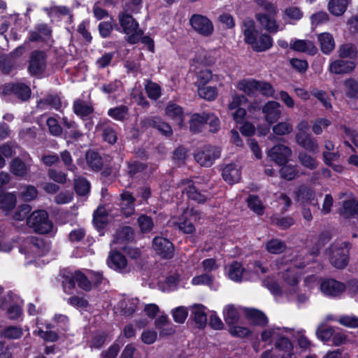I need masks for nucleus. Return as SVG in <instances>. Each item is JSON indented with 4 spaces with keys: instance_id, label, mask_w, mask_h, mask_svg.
Masks as SVG:
<instances>
[{
    "instance_id": "nucleus-1",
    "label": "nucleus",
    "mask_w": 358,
    "mask_h": 358,
    "mask_svg": "<svg viewBox=\"0 0 358 358\" xmlns=\"http://www.w3.org/2000/svg\"><path fill=\"white\" fill-rule=\"evenodd\" d=\"M300 276L301 273L290 267L282 275L283 283L281 286L271 278L265 279L263 283L274 296H284L290 301L303 303L308 300V296L299 289Z\"/></svg>"
},
{
    "instance_id": "nucleus-2",
    "label": "nucleus",
    "mask_w": 358,
    "mask_h": 358,
    "mask_svg": "<svg viewBox=\"0 0 358 358\" xmlns=\"http://www.w3.org/2000/svg\"><path fill=\"white\" fill-rule=\"evenodd\" d=\"M292 333V329L271 326L262 331L261 341L268 345L274 344L282 352L279 358H296L293 352V344L288 338Z\"/></svg>"
},
{
    "instance_id": "nucleus-3",
    "label": "nucleus",
    "mask_w": 358,
    "mask_h": 358,
    "mask_svg": "<svg viewBox=\"0 0 358 358\" xmlns=\"http://www.w3.org/2000/svg\"><path fill=\"white\" fill-rule=\"evenodd\" d=\"M242 32L245 42L256 52L266 51L273 45V39L271 36L259 32L255 27V22L251 19L243 20Z\"/></svg>"
},
{
    "instance_id": "nucleus-4",
    "label": "nucleus",
    "mask_w": 358,
    "mask_h": 358,
    "mask_svg": "<svg viewBox=\"0 0 358 358\" xmlns=\"http://www.w3.org/2000/svg\"><path fill=\"white\" fill-rule=\"evenodd\" d=\"M256 3L262 6L266 13L257 14L256 18L261 25L269 33L275 34L279 30L275 15L277 13L276 7L266 0H255Z\"/></svg>"
},
{
    "instance_id": "nucleus-5",
    "label": "nucleus",
    "mask_w": 358,
    "mask_h": 358,
    "mask_svg": "<svg viewBox=\"0 0 358 358\" xmlns=\"http://www.w3.org/2000/svg\"><path fill=\"white\" fill-rule=\"evenodd\" d=\"M68 324V318L64 315H55L52 323H47L45 324L46 330L44 331L39 327L38 321L36 322L38 329L34 331V334L38 336L45 341L54 342L58 338L57 334L52 331V329H57V330H66Z\"/></svg>"
},
{
    "instance_id": "nucleus-6",
    "label": "nucleus",
    "mask_w": 358,
    "mask_h": 358,
    "mask_svg": "<svg viewBox=\"0 0 358 358\" xmlns=\"http://www.w3.org/2000/svg\"><path fill=\"white\" fill-rule=\"evenodd\" d=\"M118 20L123 32L128 36L127 41L131 44L137 43L143 35L142 31L138 29V23L131 15L125 13H120Z\"/></svg>"
},
{
    "instance_id": "nucleus-7",
    "label": "nucleus",
    "mask_w": 358,
    "mask_h": 358,
    "mask_svg": "<svg viewBox=\"0 0 358 358\" xmlns=\"http://www.w3.org/2000/svg\"><path fill=\"white\" fill-rule=\"evenodd\" d=\"M27 224L39 234H48L52 231L53 227L47 212L41 210L33 212L28 217Z\"/></svg>"
},
{
    "instance_id": "nucleus-8",
    "label": "nucleus",
    "mask_w": 358,
    "mask_h": 358,
    "mask_svg": "<svg viewBox=\"0 0 358 358\" xmlns=\"http://www.w3.org/2000/svg\"><path fill=\"white\" fill-rule=\"evenodd\" d=\"M348 243L338 241L334 243L329 248L331 264L337 268H343L348 263Z\"/></svg>"
},
{
    "instance_id": "nucleus-9",
    "label": "nucleus",
    "mask_w": 358,
    "mask_h": 358,
    "mask_svg": "<svg viewBox=\"0 0 358 358\" xmlns=\"http://www.w3.org/2000/svg\"><path fill=\"white\" fill-rule=\"evenodd\" d=\"M202 217V214L199 210L192 208L183 211L178 221L174 222L178 229L184 233L190 234L194 231L193 222L199 221Z\"/></svg>"
},
{
    "instance_id": "nucleus-10",
    "label": "nucleus",
    "mask_w": 358,
    "mask_h": 358,
    "mask_svg": "<svg viewBox=\"0 0 358 358\" xmlns=\"http://www.w3.org/2000/svg\"><path fill=\"white\" fill-rule=\"evenodd\" d=\"M220 148L206 145L194 155V159L201 166L209 167L220 157Z\"/></svg>"
},
{
    "instance_id": "nucleus-11",
    "label": "nucleus",
    "mask_w": 358,
    "mask_h": 358,
    "mask_svg": "<svg viewBox=\"0 0 358 358\" xmlns=\"http://www.w3.org/2000/svg\"><path fill=\"white\" fill-rule=\"evenodd\" d=\"M192 28L199 34L204 36H210L213 31V25L211 21L206 16L194 15L190 18Z\"/></svg>"
},
{
    "instance_id": "nucleus-12",
    "label": "nucleus",
    "mask_w": 358,
    "mask_h": 358,
    "mask_svg": "<svg viewBox=\"0 0 358 358\" xmlns=\"http://www.w3.org/2000/svg\"><path fill=\"white\" fill-rule=\"evenodd\" d=\"M108 266L120 273H127L130 271L126 257L119 252L111 251L107 259Z\"/></svg>"
},
{
    "instance_id": "nucleus-13",
    "label": "nucleus",
    "mask_w": 358,
    "mask_h": 358,
    "mask_svg": "<svg viewBox=\"0 0 358 358\" xmlns=\"http://www.w3.org/2000/svg\"><path fill=\"white\" fill-rule=\"evenodd\" d=\"M152 248L156 253L163 258L170 259L173 255V245L167 238L155 237L152 241Z\"/></svg>"
},
{
    "instance_id": "nucleus-14",
    "label": "nucleus",
    "mask_w": 358,
    "mask_h": 358,
    "mask_svg": "<svg viewBox=\"0 0 358 358\" xmlns=\"http://www.w3.org/2000/svg\"><path fill=\"white\" fill-rule=\"evenodd\" d=\"M46 69V57L43 52L34 51L32 52L29 65V72L32 75L43 73Z\"/></svg>"
},
{
    "instance_id": "nucleus-15",
    "label": "nucleus",
    "mask_w": 358,
    "mask_h": 358,
    "mask_svg": "<svg viewBox=\"0 0 358 358\" xmlns=\"http://www.w3.org/2000/svg\"><path fill=\"white\" fill-rule=\"evenodd\" d=\"M296 200L301 206H317V199L315 192L310 187L301 185L296 192Z\"/></svg>"
},
{
    "instance_id": "nucleus-16",
    "label": "nucleus",
    "mask_w": 358,
    "mask_h": 358,
    "mask_svg": "<svg viewBox=\"0 0 358 358\" xmlns=\"http://www.w3.org/2000/svg\"><path fill=\"white\" fill-rule=\"evenodd\" d=\"M268 157L278 165L285 164L292 155L291 149L284 145L273 146L268 151Z\"/></svg>"
},
{
    "instance_id": "nucleus-17",
    "label": "nucleus",
    "mask_w": 358,
    "mask_h": 358,
    "mask_svg": "<svg viewBox=\"0 0 358 358\" xmlns=\"http://www.w3.org/2000/svg\"><path fill=\"white\" fill-rule=\"evenodd\" d=\"M343 283L333 279L325 280L320 285L321 292L326 296L331 297L339 296L345 290Z\"/></svg>"
},
{
    "instance_id": "nucleus-18",
    "label": "nucleus",
    "mask_w": 358,
    "mask_h": 358,
    "mask_svg": "<svg viewBox=\"0 0 358 358\" xmlns=\"http://www.w3.org/2000/svg\"><path fill=\"white\" fill-rule=\"evenodd\" d=\"M280 104L275 101H269L263 106L262 113L269 124L275 122L280 117Z\"/></svg>"
},
{
    "instance_id": "nucleus-19",
    "label": "nucleus",
    "mask_w": 358,
    "mask_h": 358,
    "mask_svg": "<svg viewBox=\"0 0 358 358\" xmlns=\"http://www.w3.org/2000/svg\"><path fill=\"white\" fill-rule=\"evenodd\" d=\"M356 66L352 61L336 59L330 62L329 71L334 74H345L352 72Z\"/></svg>"
},
{
    "instance_id": "nucleus-20",
    "label": "nucleus",
    "mask_w": 358,
    "mask_h": 358,
    "mask_svg": "<svg viewBox=\"0 0 358 358\" xmlns=\"http://www.w3.org/2000/svg\"><path fill=\"white\" fill-rule=\"evenodd\" d=\"M228 278L234 282H241L243 280H248L247 271L243 268L242 264L238 262L230 264L227 268Z\"/></svg>"
},
{
    "instance_id": "nucleus-21",
    "label": "nucleus",
    "mask_w": 358,
    "mask_h": 358,
    "mask_svg": "<svg viewBox=\"0 0 358 358\" xmlns=\"http://www.w3.org/2000/svg\"><path fill=\"white\" fill-rule=\"evenodd\" d=\"M138 305L137 298L124 296L117 303L116 308L124 315L133 314Z\"/></svg>"
},
{
    "instance_id": "nucleus-22",
    "label": "nucleus",
    "mask_w": 358,
    "mask_h": 358,
    "mask_svg": "<svg viewBox=\"0 0 358 358\" xmlns=\"http://www.w3.org/2000/svg\"><path fill=\"white\" fill-rule=\"evenodd\" d=\"M290 48L296 52H306L309 55H315L317 49L310 41L295 39L290 43Z\"/></svg>"
},
{
    "instance_id": "nucleus-23",
    "label": "nucleus",
    "mask_w": 358,
    "mask_h": 358,
    "mask_svg": "<svg viewBox=\"0 0 358 358\" xmlns=\"http://www.w3.org/2000/svg\"><path fill=\"white\" fill-rule=\"evenodd\" d=\"M222 177L229 184L238 182L241 178L239 166L235 164L226 165L222 170Z\"/></svg>"
},
{
    "instance_id": "nucleus-24",
    "label": "nucleus",
    "mask_w": 358,
    "mask_h": 358,
    "mask_svg": "<svg viewBox=\"0 0 358 358\" xmlns=\"http://www.w3.org/2000/svg\"><path fill=\"white\" fill-rule=\"evenodd\" d=\"M296 142L305 150L315 152L318 149V145L309 134H296Z\"/></svg>"
},
{
    "instance_id": "nucleus-25",
    "label": "nucleus",
    "mask_w": 358,
    "mask_h": 358,
    "mask_svg": "<svg viewBox=\"0 0 358 358\" xmlns=\"http://www.w3.org/2000/svg\"><path fill=\"white\" fill-rule=\"evenodd\" d=\"M166 115L175 121L179 127L183 126V112L180 106L169 102L165 109Z\"/></svg>"
},
{
    "instance_id": "nucleus-26",
    "label": "nucleus",
    "mask_w": 358,
    "mask_h": 358,
    "mask_svg": "<svg viewBox=\"0 0 358 358\" xmlns=\"http://www.w3.org/2000/svg\"><path fill=\"white\" fill-rule=\"evenodd\" d=\"M320 49L325 55L330 54L335 48V41L332 36L329 32L321 33L317 36Z\"/></svg>"
},
{
    "instance_id": "nucleus-27",
    "label": "nucleus",
    "mask_w": 358,
    "mask_h": 358,
    "mask_svg": "<svg viewBox=\"0 0 358 358\" xmlns=\"http://www.w3.org/2000/svg\"><path fill=\"white\" fill-rule=\"evenodd\" d=\"M180 282V277L179 273H174L167 276L164 282H160L159 287L163 292H170L178 288Z\"/></svg>"
},
{
    "instance_id": "nucleus-28",
    "label": "nucleus",
    "mask_w": 358,
    "mask_h": 358,
    "mask_svg": "<svg viewBox=\"0 0 358 358\" xmlns=\"http://www.w3.org/2000/svg\"><path fill=\"white\" fill-rule=\"evenodd\" d=\"M191 315L194 322L202 327L207 322L206 307L202 304H194L190 307Z\"/></svg>"
},
{
    "instance_id": "nucleus-29",
    "label": "nucleus",
    "mask_w": 358,
    "mask_h": 358,
    "mask_svg": "<svg viewBox=\"0 0 358 358\" xmlns=\"http://www.w3.org/2000/svg\"><path fill=\"white\" fill-rule=\"evenodd\" d=\"M16 196L10 192L0 194V208L8 215L16 206Z\"/></svg>"
},
{
    "instance_id": "nucleus-30",
    "label": "nucleus",
    "mask_w": 358,
    "mask_h": 358,
    "mask_svg": "<svg viewBox=\"0 0 358 358\" xmlns=\"http://www.w3.org/2000/svg\"><path fill=\"white\" fill-rule=\"evenodd\" d=\"M134 198L129 192H124L121 194L120 208L122 213L129 217L134 213Z\"/></svg>"
},
{
    "instance_id": "nucleus-31",
    "label": "nucleus",
    "mask_w": 358,
    "mask_h": 358,
    "mask_svg": "<svg viewBox=\"0 0 358 358\" xmlns=\"http://www.w3.org/2000/svg\"><path fill=\"white\" fill-rule=\"evenodd\" d=\"M29 245L30 252L34 253L36 256L43 255L48 251V247L43 241L36 237H31L27 241Z\"/></svg>"
},
{
    "instance_id": "nucleus-32",
    "label": "nucleus",
    "mask_w": 358,
    "mask_h": 358,
    "mask_svg": "<svg viewBox=\"0 0 358 358\" xmlns=\"http://www.w3.org/2000/svg\"><path fill=\"white\" fill-rule=\"evenodd\" d=\"M340 214L343 217L351 218L358 215V202L355 200H348L343 202L340 210Z\"/></svg>"
},
{
    "instance_id": "nucleus-33",
    "label": "nucleus",
    "mask_w": 358,
    "mask_h": 358,
    "mask_svg": "<svg viewBox=\"0 0 358 358\" xmlns=\"http://www.w3.org/2000/svg\"><path fill=\"white\" fill-rule=\"evenodd\" d=\"M185 192L189 199L198 203H203L208 199L207 195L201 192L196 182H194L193 184H189L185 189Z\"/></svg>"
},
{
    "instance_id": "nucleus-34",
    "label": "nucleus",
    "mask_w": 358,
    "mask_h": 358,
    "mask_svg": "<svg viewBox=\"0 0 358 358\" xmlns=\"http://www.w3.org/2000/svg\"><path fill=\"white\" fill-rule=\"evenodd\" d=\"M257 80L252 78H247L240 80L236 87L249 96H254L257 94Z\"/></svg>"
},
{
    "instance_id": "nucleus-35",
    "label": "nucleus",
    "mask_w": 358,
    "mask_h": 358,
    "mask_svg": "<svg viewBox=\"0 0 358 358\" xmlns=\"http://www.w3.org/2000/svg\"><path fill=\"white\" fill-rule=\"evenodd\" d=\"M148 124L149 126L157 129L161 134L166 136H170L173 133L171 126L159 117H155L148 119Z\"/></svg>"
},
{
    "instance_id": "nucleus-36",
    "label": "nucleus",
    "mask_w": 358,
    "mask_h": 358,
    "mask_svg": "<svg viewBox=\"0 0 358 358\" xmlns=\"http://www.w3.org/2000/svg\"><path fill=\"white\" fill-rule=\"evenodd\" d=\"M245 315L247 317L255 324L262 326L268 323L266 316L258 310L247 309L245 310Z\"/></svg>"
},
{
    "instance_id": "nucleus-37",
    "label": "nucleus",
    "mask_w": 358,
    "mask_h": 358,
    "mask_svg": "<svg viewBox=\"0 0 358 358\" xmlns=\"http://www.w3.org/2000/svg\"><path fill=\"white\" fill-rule=\"evenodd\" d=\"M348 3V0H330L328 4L329 12L336 16L342 15Z\"/></svg>"
},
{
    "instance_id": "nucleus-38",
    "label": "nucleus",
    "mask_w": 358,
    "mask_h": 358,
    "mask_svg": "<svg viewBox=\"0 0 358 358\" xmlns=\"http://www.w3.org/2000/svg\"><path fill=\"white\" fill-rule=\"evenodd\" d=\"M62 123L66 129V134L69 137L78 139L83 136V133L78 129V125L74 121L64 117L62 118Z\"/></svg>"
},
{
    "instance_id": "nucleus-39",
    "label": "nucleus",
    "mask_w": 358,
    "mask_h": 358,
    "mask_svg": "<svg viewBox=\"0 0 358 358\" xmlns=\"http://www.w3.org/2000/svg\"><path fill=\"white\" fill-rule=\"evenodd\" d=\"M265 248L269 253L280 254L285 250L286 245L282 241L275 238L266 242Z\"/></svg>"
},
{
    "instance_id": "nucleus-40",
    "label": "nucleus",
    "mask_w": 358,
    "mask_h": 358,
    "mask_svg": "<svg viewBox=\"0 0 358 358\" xmlns=\"http://www.w3.org/2000/svg\"><path fill=\"white\" fill-rule=\"evenodd\" d=\"M197 91L199 96L207 101L215 100L218 94V91L216 87L202 85L198 87Z\"/></svg>"
},
{
    "instance_id": "nucleus-41",
    "label": "nucleus",
    "mask_w": 358,
    "mask_h": 358,
    "mask_svg": "<svg viewBox=\"0 0 358 358\" xmlns=\"http://www.w3.org/2000/svg\"><path fill=\"white\" fill-rule=\"evenodd\" d=\"M0 308L1 310H6L7 316L11 320L17 319L22 315L20 306L15 303L8 306L6 300L1 302Z\"/></svg>"
},
{
    "instance_id": "nucleus-42",
    "label": "nucleus",
    "mask_w": 358,
    "mask_h": 358,
    "mask_svg": "<svg viewBox=\"0 0 358 358\" xmlns=\"http://www.w3.org/2000/svg\"><path fill=\"white\" fill-rule=\"evenodd\" d=\"M145 351L136 349L133 345H127L123 350L121 358H146Z\"/></svg>"
},
{
    "instance_id": "nucleus-43",
    "label": "nucleus",
    "mask_w": 358,
    "mask_h": 358,
    "mask_svg": "<svg viewBox=\"0 0 358 358\" xmlns=\"http://www.w3.org/2000/svg\"><path fill=\"white\" fill-rule=\"evenodd\" d=\"M298 160L303 166L310 170H314L318 166L315 158L305 152L299 153Z\"/></svg>"
},
{
    "instance_id": "nucleus-44",
    "label": "nucleus",
    "mask_w": 358,
    "mask_h": 358,
    "mask_svg": "<svg viewBox=\"0 0 358 358\" xmlns=\"http://www.w3.org/2000/svg\"><path fill=\"white\" fill-rule=\"evenodd\" d=\"M338 52L339 57L341 59H355L357 54L356 47L351 43H346L340 45Z\"/></svg>"
},
{
    "instance_id": "nucleus-45",
    "label": "nucleus",
    "mask_w": 358,
    "mask_h": 358,
    "mask_svg": "<svg viewBox=\"0 0 358 358\" xmlns=\"http://www.w3.org/2000/svg\"><path fill=\"white\" fill-rule=\"evenodd\" d=\"M334 334V329L324 324H320L316 330L317 338L323 342L329 341L331 337L333 338Z\"/></svg>"
},
{
    "instance_id": "nucleus-46",
    "label": "nucleus",
    "mask_w": 358,
    "mask_h": 358,
    "mask_svg": "<svg viewBox=\"0 0 358 358\" xmlns=\"http://www.w3.org/2000/svg\"><path fill=\"white\" fill-rule=\"evenodd\" d=\"M223 313L224 320L229 327L237 323L239 316L236 308L234 306L227 305L224 308Z\"/></svg>"
},
{
    "instance_id": "nucleus-47",
    "label": "nucleus",
    "mask_w": 358,
    "mask_h": 358,
    "mask_svg": "<svg viewBox=\"0 0 358 358\" xmlns=\"http://www.w3.org/2000/svg\"><path fill=\"white\" fill-rule=\"evenodd\" d=\"M73 110L76 115L81 117H85L93 112L92 107L82 101H76L74 102Z\"/></svg>"
},
{
    "instance_id": "nucleus-48",
    "label": "nucleus",
    "mask_w": 358,
    "mask_h": 358,
    "mask_svg": "<svg viewBox=\"0 0 358 358\" xmlns=\"http://www.w3.org/2000/svg\"><path fill=\"white\" fill-rule=\"evenodd\" d=\"M205 124V116L204 113L202 114L195 113L191 117L189 121L190 130L194 132H199L201 130L202 127Z\"/></svg>"
},
{
    "instance_id": "nucleus-49",
    "label": "nucleus",
    "mask_w": 358,
    "mask_h": 358,
    "mask_svg": "<svg viewBox=\"0 0 358 358\" xmlns=\"http://www.w3.org/2000/svg\"><path fill=\"white\" fill-rule=\"evenodd\" d=\"M212 79V71L207 67H201L196 73V83L198 87L206 85Z\"/></svg>"
},
{
    "instance_id": "nucleus-50",
    "label": "nucleus",
    "mask_w": 358,
    "mask_h": 358,
    "mask_svg": "<svg viewBox=\"0 0 358 358\" xmlns=\"http://www.w3.org/2000/svg\"><path fill=\"white\" fill-rule=\"evenodd\" d=\"M45 10L51 17H60L65 15L72 17L70 9L64 6H52L50 8H45Z\"/></svg>"
},
{
    "instance_id": "nucleus-51",
    "label": "nucleus",
    "mask_w": 358,
    "mask_h": 358,
    "mask_svg": "<svg viewBox=\"0 0 358 358\" xmlns=\"http://www.w3.org/2000/svg\"><path fill=\"white\" fill-rule=\"evenodd\" d=\"M86 160L87 164L94 171L101 169L102 166V160L100 156L94 151H88L86 153Z\"/></svg>"
},
{
    "instance_id": "nucleus-52",
    "label": "nucleus",
    "mask_w": 358,
    "mask_h": 358,
    "mask_svg": "<svg viewBox=\"0 0 358 358\" xmlns=\"http://www.w3.org/2000/svg\"><path fill=\"white\" fill-rule=\"evenodd\" d=\"M273 132L278 136H285L292 133L293 126L289 121L280 122L273 127Z\"/></svg>"
},
{
    "instance_id": "nucleus-53",
    "label": "nucleus",
    "mask_w": 358,
    "mask_h": 358,
    "mask_svg": "<svg viewBox=\"0 0 358 358\" xmlns=\"http://www.w3.org/2000/svg\"><path fill=\"white\" fill-rule=\"evenodd\" d=\"M344 90L348 97H357L358 96V83L352 78L347 79L344 82Z\"/></svg>"
},
{
    "instance_id": "nucleus-54",
    "label": "nucleus",
    "mask_w": 358,
    "mask_h": 358,
    "mask_svg": "<svg viewBox=\"0 0 358 358\" xmlns=\"http://www.w3.org/2000/svg\"><path fill=\"white\" fill-rule=\"evenodd\" d=\"M74 187L76 193L80 196L86 195L90 189L89 182L80 177L75 179Z\"/></svg>"
},
{
    "instance_id": "nucleus-55",
    "label": "nucleus",
    "mask_w": 358,
    "mask_h": 358,
    "mask_svg": "<svg viewBox=\"0 0 358 358\" xmlns=\"http://www.w3.org/2000/svg\"><path fill=\"white\" fill-rule=\"evenodd\" d=\"M74 277L76 282L78 286L85 289L89 290L91 288V282L90 280V277L87 275V271H86V273H83L80 271L74 272Z\"/></svg>"
},
{
    "instance_id": "nucleus-56",
    "label": "nucleus",
    "mask_w": 358,
    "mask_h": 358,
    "mask_svg": "<svg viewBox=\"0 0 358 358\" xmlns=\"http://www.w3.org/2000/svg\"><path fill=\"white\" fill-rule=\"evenodd\" d=\"M10 171L15 176H24L28 171V169L22 161L15 159L11 163Z\"/></svg>"
},
{
    "instance_id": "nucleus-57",
    "label": "nucleus",
    "mask_w": 358,
    "mask_h": 358,
    "mask_svg": "<svg viewBox=\"0 0 358 358\" xmlns=\"http://www.w3.org/2000/svg\"><path fill=\"white\" fill-rule=\"evenodd\" d=\"M171 315L176 322L182 324L185 322L188 315L187 308L185 306L175 308L171 310Z\"/></svg>"
},
{
    "instance_id": "nucleus-58",
    "label": "nucleus",
    "mask_w": 358,
    "mask_h": 358,
    "mask_svg": "<svg viewBox=\"0 0 358 358\" xmlns=\"http://www.w3.org/2000/svg\"><path fill=\"white\" fill-rule=\"evenodd\" d=\"M248 206L254 213L257 215L264 213V206L257 196L250 195L247 200Z\"/></svg>"
},
{
    "instance_id": "nucleus-59",
    "label": "nucleus",
    "mask_w": 358,
    "mask_h": 358,
    "mask_svg": "<svg viewBox=\"0 0 358 358\" xmlns=\"http://www.w3.org/2000/svg\"><path fill=\"white\" fill-rule=\"evenodd\" d=\"M14 95L24 101L29 98L31 90L28 86L22 83L14 84Z\"/></svg>"
},
{
    "instance_id": "nucleus-60",
    "label": "nucleus",
    "mask_w": 358,
    "mask_h": 358,
    "mask_svg": "<svg viewBox=\"0 0 358 358\" xmlns=\"http://www.w3.org/2000/svg\"><path fill=\"white\" fill-rule=\"evenodd\" d=\"M22 336V329L19 327L10 326L1 333V336L9 339H17Z\"/></svg>"
},
{
    "instance_id": "nucleus-61",
    "label": "nucleus",
    "mask_w": 358,
    "mask_h": 358,
    "mask_svg": "<svg viewBox=\"0 0 358 358\" xmlns=\"http://www.w3.org/2000/svg\"><path fill=\"white\" fill-rule=\"evenodd\" d=\"M93 220L97 227H103L107 222V213L103 207H99L94 213Z\"/></svg>"
},
{
    "instance_id": "nucleus-62",
    "label": "nucleus",
    "mask_w": 358,
    "mask_h": 358,
    "mask_svg": "<svg viewBox=\"0 0 358 358\" xmlns=\"http://www.w3.org/2000/svg\"><path fill=\"white\" fill-rule=\"evenodd\" d=\"M213 282V277L212 275L208 273H203L201 275H199L194 276L192 279V284L194 286L197 285H211Z\"/></svg>"
},
{
    "instance_id": "nucleus-63",
    "label": "nucleus",
    "mask_w": 358,
    "mask_h": 358,
    "mask_svg": "<svg viewBox=\"0 0 358 358\" xmlns=\"http://www.w3.org/2000/svg\"><path fill=\"white\" fill-rule=\"evenodd\" d=\"M138 224L141 231L143 233L150 232L154 227L152 220L150 217L145 215H141L138 217Z\"/></svg>"
},
{
    "instance_id": "nucleus-64",
    "label": "nucleus",
    "mask_w": 358,
    "mask_h": 358,
    "mask_svg": "<svg viewBox=\"0 0 358 358\" xmlns=\"http://www.w3.org/2000/svg\"><path fill=\"white\" fill-rule=\"evenodd\" d=\"M257 92L266 96H273L275 90L270 83L265 81L257 80Z\"/></svg>"
}]
</instances>
